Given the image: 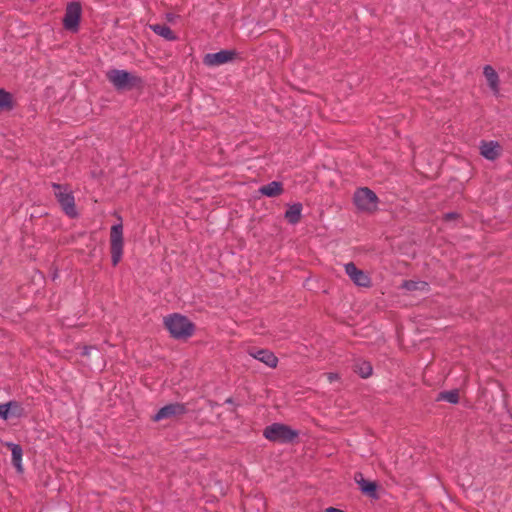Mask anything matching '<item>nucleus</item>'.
<instances>
[{"label":"nucleus","mask_w":512,"mask_h":512,"mask_svg":"<svg viewBox=\"0 0 512 512\" xmlns=\"http://www.w3.org/2000/svg\"><path fill=\"white\" fill-rule=\"evenodd\" d=\"M483 75L493 95L499 96L500 78L496 70L491 65H485L483 67Z\"/></svg>","instance_id":"nucleus-13"},{"label":"nucleus","mask_w":512,"mask_h":512,"mask_svg":"<svg viewBox=\"0 0 512 512\" xmlns=\"http://www.w3.org/2000/svg\"><path fill=\"white\" fill-rule=\"evenodd\" d=\"M150 28L155 34L163 37L164 39H166L168 41H174L177 39L175 33L166 24H153V25H150Z\"/></svg>","instance_id":"nucleus-15"},{"label":"nucleus","mask_w":512,"mask_h":512,"mask_svg":"<svg viewBox=\"0 0 512 512\" xmlns=\"http://www.w3.org/2000/svg\"><path fill=\"white\" fill-rule=\"evenodd\" d=\"M187 411L185 404L182 403H170L168 405L163 406L159 409V411L153 416L152 420L154 422H159L164 419L173 418L176 416H180L185 414Z\"/></svg>","instance_id":"nucleus-10"},{"label":"nucleus","mask_w":512,"mask_h":512,"mask_svg":"<svg viewBox=\"0 0 512 512\" xmlns=\"http://www.w3.org/2000/svg\"><path fill=\"white\" fill-rule=\"evenodd\" d=\"M299 433L285 424L274 423L267 426L263 431V436L272 442L290 443L293 442Z\"/></svg>","instance_id":"nucleus-2"},{"label":"nucleus","mask_w":512,"mask_h":512,"mask_svg":"<svg viewBox=\"0 0 512 512\" xmlns=\"http://www.w3.org/2000/svg\"><path fill=\"white\" fill-rule=\"evenodd\" d=\"M327 378L329 382H334L339 379V375L337 373H328Z\"/></svg>","instance_id":"nucleus-25"},{"label":"nucleus","mask_w":512,"mask_h":512,"mask_svg":"<svg viewBox=\"0 0 512 512\" xmlns=\"http://www.w3.org/2000/svg\"><path fill=\"white\" fill-rule=\"evenodd\" d=\"M283 184L279 181H272L259 188V193L267 197H276L283 193Z\"/></svg>","instance_id":"nucleus-14"},{"label":"nucleus","mask_w":512,"mask_h":512,"mask_svg":"<svg viewBox=\"0 0 512 512\" xmlns=\"http://www.w3.org/2000/svg\"><path fill=\"white\" fill-rule=\"evenodd\" d=\"M91 349H92L91 347L85 346V347L83 348L82 355H83V356H87V355H89V353H90V350H91Z\"/></svg>","instance_id":"nucleus-28"},{"label":"nucleus","mask_w":512,"mask_h":512,"mask_svg":"<svg viewBox=\"0 0 512 512\" xmlns=\"http://www.w3.org/2000/svg\"><path fill=\"white\" fill-rule=\"evenodd\" d=\"M438 400H444L452 404H457L459 402L458 390L441 392L438 396Z\"/></svg>","instance_id":"nucleus-22"},{"label":"nucleus","mask_w":512,"mask_h":512,"mask_svg":"<svg viewBox=\"0 0 512 512\" xmlns=\"http://www.w3.org/2000/svg\"><path fill=\"white\" fill-rule=\"evenodd\" d=\"M237 56L235 50H221L216 53H208L203 58L204 65L208 67L220 66L232 62Z\"/></svg>","instance_id":"nucleus-8"},{"label":"nucleus","mask_w":512,"mask_h":512,"mask_svg":"<svg viewBox=\"0 0 512 512\" xmlns=\"http://www.w3.org/2000/svg\"><path fill=\"white\" fill-rule=\"evenodd\" d=\"M7 404L9 406L10 416H15V417L19 418L24 415V409L19 402L11 400V401L7 402Z\"/></svg>","instance_id":"nucleus-23"},{"label":"nucleus","mask_w":512,"mask_h":512,"mask_svg":"<svg viewBox=\"0 0 512 512\" xmlns=\"http://www.w3.org/2000/svg\"><path fill=\"white\" fill-rule=\"evenodd\" d=\"M82 7L79 2H70L65 10L63 26L66 30L77 32L81 19Z\"/></svg>","instance_id":"nucleus-7"},{"label":"nucleus","mask_w":512,"mask_h":512,"mask_svg":"<svg viewBox=\"0 0 512 512\" xmlns=\"http://www.w3.org/2000/svg\"><path fill=\"white\" fill-rule=\"evenodd\" d=\"M11 448L12 463L17 468L18 472H22V448L18 444L9 443Z\"/></svg>","instance_id":"nucleus-18"},{"label":"nucleus","mask_w":512,"mask_h":512,"mask_svg":"<svg viewBox=\"0 0 512 512\" xmlns=\"http://www.w3.org/2000/svg\"><path fill=\"white\" fill-rule=\"evenodd\" d=\"M118 219L119 223L113 225L110 229L111 262L114 267L120 263L124 252L122 218L118 216Z\"/></svg>","instance_id":"nucleus-3"},{"label":"nucleus","mask_w":512,"mask_h":512,"mask_svg":"<svg viewBox=\"0 0 512 512\" xmlns=\"http://www.w3.org/2000/svg\"><path fill=\"white\" fill-rule=\"evenodd\" d=\"M356 371L362 378H368L372 375V365L367 361H360L356 364Z\"/></svg>","instance_id":"nucleus-21"},{"label":"nucleus","mask_w":512,"mask_h":512,"mask_svg":"<svg viewBox=\"0 0 512 512\" xmlns=\"http://www.w3.org/2000/svg\"><path fill=\"white\" fill-rule=\"evenodd\" d=\"M480 155L489 161H494L502 154V147L498 141H481L479 145Z\"/></svg>","instance_id":"nucleus-11"},{"label":"nucleus","mask_w":512,"mask_h":512,"mask_svg":"<svg viewBox=\"0 0 512 512\" xmlns=\"http://www.w3.org/2000/svg\"><path fill=\"white\" fill-rule=\"evenodd\" d=\"M301 213H302V204L301 203H295L286 210L285 212V219L290 224H297L301 219Z\"/></svg>","instance_id":"nucleus-16"},{"label":"nucleus","mask_w":512,"mask_h":512,"mask_svg":"<svg viewBox=\"0 0 512 512\" xmlns=\"http://www.w3.org/2000/svg\"><path fill=\"white\" fill-rule=\"evenodd\" d=\"M106 76L117 90L130 89L142 83L141 78L126 70L112 69L107 72Z\"/></svg>","instance_id":"nucleus-4"},{"label":"nucleus","mask_w":512,"mask_h":512,"mask_svg":"<svg viewBox=\"0 0 512 512\" xmlns=\"http://www.w3.org/2000/svg\"><path fill=\"white\" fill-rule=\"evenodd\" d=\"M163 323L171 337L177 340H187L195 332L194 323L179 313H173L164 317Z\"/></svg>","instance_id":"nucleus-1"},{"label":"nucleus","mask_w":512,"mask_h":512,"mask_svg":"<svg viewBox=\"0 0 512 512\" xmlns=\"http://www.w3.org/2000/svg\"><path fill=\"white\" fill-rule=\"evenodd\" d=\"M457 217H458V214H457V213H453V212H451V213H447V214H445L444 219H445L446 221H449V220L456 219Z\"/></svg>","instance_id":"nucleus-26"},{"label":"nucleus","mask_w":512,"mask_h":512,"mask_svg":"<svg viewBox=\"0 0 512 512\" xmlns=\"http://www.w3.org/2000/svg\"><path fill=\"white\" fill-rule=\"evenodd\" d=\"M248 354L254 359L264 363L269 368H276L278 365V358L268 349H249Z\"/></svg>","instance_id":"nucleus-12"},{"label":"nucleus","mask_w":512,"mask_h":512,"mask_svg":"<svg viewBox=\"0 0 512 512\" xmlns=\"http://www.w3.org/2000/svg\"><path fill=\"white\" fill-rule=\"evenodd\" d=\"M355 481L360 486V489L363 493H366V494H369L372 496L375 495L377 486L374 482L365 480L361 473H357L355 475Z\"/></svg>","instance_id":"nucleus-17"},{"label":"nucleus","mask_w":512,"mask_h":512,"mask_svg":"<svg viewBox=\"0 0 512 512\" xmlns=\"http://www.w3.org/2000/svg\"><path fill=\"white\" fill-rule=\"evenodd\" d=\"M324 512H344L343 510L335 507L326 508Z\"/></svg>","instance_id":"nucleus-27"},{"label":"nucleus","mask_w":512,"mask_h":512,"mask_svg":"<svg viewBox=\"0 0 512 512\" xmlns=\"http://www.w3.org/2000/svg\"><path fill=\"white\" fill-rule=\"evenodd\" d=\"M52 188L55 190V197L63 211L72 218L76 217L77 211L72 191L67 186L58 183H52Z\"/></svg>","instance_id":"nucleus-6"},{"label":"nucleus","mask_w":512,"mask_h":512,"mask_svg":"<svg viewBox=\"0 0 512 512\" xmlns=\"http://www.w3.org/2000/svg\"><path fill=\"white\" fill-rule=\"evenodd\" d=\"M10 417L9 406L7 403L0 404V418L8 420Z\"/></svg>","instance_id":"nucleus-24"},{"label":"nucleus","mask_w":512,"mask_h":512,"mask_svg":"<svg viewBox=\"0 0 512 512\" xmlns=\"http://www.w3.org/2000/svg\"><path fill=\"white\" fill-rule=\"evenodd\" d=\"M13 108V97L12 94L0 89V111L11 110Z\"/></svg>","instance_id":"nucleus-19"},{"label":"nucleus","mask_w":512,"mask_h":512,"mask_svg":"<svg viewBox=\"0 0 512 512\" xmlns=\"http://www.w3.org/2000/svg\"><path fill=\"white\" fill-rule=\"evenodd\" d=\"M344 268L346 274L349 276V278L355 285L364 288L371 287L372 281L370 276L363 270L357 268V266L353 262L345 264Z\"/></svg>","instance_id":"nucleus-9"},{"label":"nucleus","mask_w":512,"mask_h":512,"mask_svg":"<svg viewBox=\"0 0 512 512\" xmlns=\"http://www.w3.org/2000/svg\"><path fill=\"white\" fill-rule=\"evenodd\" d=\"M353 201L358 210L372 213L377 210L379 199L369 188H358L353 196Z\"/></svg>","instance_id":"nucleus-5"},{"label":"nucleus","mask_w":512,"mask_h":512,"mask_svg":"<svg viewBox=\"0 0 512 512\" xmlns=\"http://www.w3.org/2000/svg\"><path fill=\"white\" fill-rule=\"evenodd\" d=\"M403 288L409 291H415V290H423L428 291L429 285L425 281H413L408 280L403 283Z\"/></svg>","instance_id":"nucleus-20"}]
</instances>
